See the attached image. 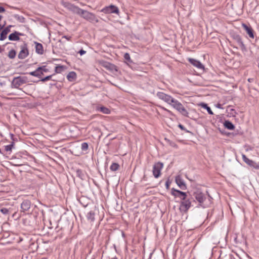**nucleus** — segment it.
<instances>
[{
	"label": "nucleus",
	"mask_w": 259,
	"mask_h": 259,
	"mask_svg": "<svg viewBox=\"0 0 259 259\" xmlns=\"http://www.w3.org/2000/svg\"><path fill=\"white\" fill-rule=\"evenodd\" d=\"M5 10L4 9V8L2 7H0V13H2V12H5Z\"/></svg>",
	"instance_id": "nucleus-46"
},
{
	"label": "nucleus",
	"mask_w": 259,
	"mask_h": 259,
	"mask_svg": "<svg viewBox=\"0 0 259 259\" xmlns=\"http://www.w3.org/2000/svg\"><path fill=\"white\" fill-rule=\"evenodd\" d=\"M76 77V74L75 72L72 71L70 72L67 75L68 80L70 81H73Z\"/></svg>",
	"instance_id": "nucleus-19"
},
{
	"label": "nucleus",
	"mask_w": 259,
	"mask_h": 259,
	"mask_svg": "<svg viewBox=\"0 0 259 259\" xmlns=\"http://www.w3.org/2000/svg\"><path fill=\"white\" fill-rule=\"evenodd\" d=\"M16 56V52L14 50H11L9 52L8 57L11 59H13Z\"/></svg>",
	"instance_id": "nucleus-26"
},
{
	"label": "nucleus",
	"mask_w": 259,
	"mask_h": 259,
	"mask_svg": "<svg viewBox=\"0 0 259 259\" xmlns=\"http://www.w3.org/2000/svg\"><path fill=\"white\" fill-rule=\"evenodd\" d=\"M119 167V165L117 163H113L110 166V169L112 171H116L117 170Z\"/></svg>",
	"instance_id": "nucleus-24"
},
{
	"label": "nucleus",
	"mask_w": 259,
	"mask_h": 259,
	"mask_svg": "<svg viewBox=\"0 0 259 259\" xmlns=\"http://www.w3.org/2000/svg\"><path fill=\"white\" fill-rule=\"evenodd\" d=\"M171 182H170L169 180H167L165 182V187L167 189H168L169 188V186Z\"/></svg>",
	"instance_id": "nucleus-40"
},
{
	"label": "nucleus",
	"mask_w": 259,
	"mask_h": 259,
	"mask_svg": "<svg viewBox=\"0 0 259 259\" xmlns=\"http://www.w3.org/2000/svg\"><path fill=\"white\" fill-rule=\"evenodd\" d=\"M124 59L127 61V62L131 63L132 62V60L131 59L130 55L128 53H126L124 55Z\"/></svg>",
	"instance_id": "nucleus-36"
},
{
	"label": "nucleus",
	"mask_w": 259,
	"mask_h": 259,
	"mask_svg": "<svg viewBox=\"0 0 259 259\" xmlns=\"http://www.w3.org/2000/svg\"><path fill=\"white\" fill-rule=\"evenodd\" d=\"M193 196L195 198L196 200L199 202L200 205H201L206 199L205 194L199 189H195L193 193Z\"/></svg>",
	"instance_id": "nucleus-4"
},
{
	"label": "nucleus",
	"mask_w": 259,
	"mask_h": 259,
	"mask_svg": "<svg viewBox=\"0 0 259 259\" xmlns=\"http://www.w3.org/2000/svg\"><path fill=\"white\" fill-rule=\"evenodd\" d=\"M99 110L104 114H109L110 112L108 108L103 106L100 107Z\"/></svg>",
	"instance_id": "nucleus-23"
},
{
	"label": "nucleus",
	"mask_w": 259,
	"mask_h": 259,
	"mask_svg": "<svg viewBox=\"0 0 259 259\" xmlns=\"http://www.w3.org/2000/svg\"><path fill=\"white\" fill-rule=\"evenodd\" d=\"M64 68V66L62 65L57 66L55 67V72L57 73H61Z\"/></svg>",
	"instance_id": "nucleus-30"
},
{
	"label": "nucleus",
	"mask_w": 259,
	"mask_h": 259,
	"mask_svg": "<svg viewBox=\"0 0 259 259\" xmlns=\"http://www.w3.org/2000/svg\"><path fill=\"white\" fill-rule=\"evenodd\" d=\"M202 107L205 108L209 114L212 115L213 114L210 108L206 104H202Z\"/></svg>",
	"instance_id": "nucleus-28"
},
{
	"label": "nucleus",
	"mask_w": 259,
	"mask_h": 259,
	"mask_svg": "<svg viewBox=\"0 0 259 259\" xmlns=\"http://www.w3.org/2000/svg\"><path fill=\"white\" fill-rule=\"evenodd\" d=\"M79 15L91 23H98L99 22V20L94 14L86 10L81 9Z\"/></svg>",
	"instance_id": "nucleus-2"
},
{
	"label": "nucleus",
	"mask_w": 259,
	"mask_h": 259,
	"mask_svg": "<svg viewBox=\"0 0 259 259\" xmlns=\"http://www.w3.org/2000/svg\"><path fill=\"white\" fill-rule=\"evenodd\" d=\"M53 75H51L47 76L46 77L41 79L40 81H42V82H45V81H46L47 80H49L51 79V78L53 76Z\"/></svg>",
	"instance_id": "nucleus-38"
},
{
	"label": "nucleus",
	"mask_w": 259,
	"mask_h": 259,
	"mask_svg": "<svg viewBox=\"0 0 259 259\" xmlns=\"http://www.w3.org/2000/svg\"><path fill=\"white\" fill-rule=\"evenodd\" d=\"M35 50L36 52L39 54H42L44 53V49L42 45L38 42H35Z\"/></svg>",
	"instance_id": "nucleus-16"
},
{
	"label": "nucleus",
	"mask_w": 259,
	"mask_h": 259,
	"mask_svg": "<svg viewBox=\"0 0 259 259\" xmlns=\"http://www.w3.org/2000/svg\"><path fill=\"white\" fill-rule=\"evenodd\" d=\"M101 12L105 14L115 13L118 14L119 11L118 8L114 5H110L102 9Z\"/></svg>",
	"instance_id": "nucleus-6"
},
{
	"label": "nucleus",
	"mask_w": 259,
	"mask_h": 259,
	"mask_svg": "<svg viewBox=\"0 0 259 259\" xmlns=\"http://www.w3.org/2000/svg\"><path fill=\"white\" fill-rule=\"evenodd\" d=\"M16 212H15L13 214V217H15L16 216Z\"/></svg>",
	"instance_id": "nucleus-49"
},
{
	"label": "nucleus",
	"mask_w": 259,
	"mask_h": 259,
	"mask_svg": "<svg viewBox=\"0 0 259 259\" xmlns=\"http://www.w3.org/2000/svg\"><path fill=\"white\" fill-rule=\"evenodd\" d=\"M242 157L243 161L248 165L249 162H251V160L248 159L244 154H242Z\"/></svg>",
	"instance_id": "nucleus-33"
},
{
	"label": "nucleus",
	"mask_w": 259,
	"mask_h": 259,
	"mask_svg": "<svg viewBox=\"0 0 259 259\" xmlns=\"http://www.w3.org/2000/svg\"><path fill=\"white\" fill-rule=\"evenodd\" d=\"M176 191H178L174 188L171 189V194L175 197H180L179 193H177Z\"/></svg>",
	"instance_id": "nucleus-37"
},
{
	"label": "nucleus",
	"mask_w": 259,
	"mask_h": 259,
	"mask_svg": "<svg viewBox=\"0 0 259 259\" xmlns=\"http://www.w3.org/2000/svg\"><path fill=\"white\" fill-rule=\"evenodd\" d=\"M63 5L68 10L77 15H79L81 11L80 8L70 3H65Z\"/></svg>",
	"instance_id": "nucleus-7"
},
{
	"label": "nucleus",
	"mask_w": 259,
	"mask_h": 259,
	"mask_svg": "<svg viewBox=\"0 0 259 259\" xmlns=\"http://www.w3.org/2000/svg\"><path fill=\"white\" fill-rule=\"evenodd\" d=\"M28 82V78L26 76H17L13 78L12 81V86L14 88H18L23 84Z\"/></svg>",
	"instance_id": "nucleus-3"
},
{
	"label": "nucleus",
	"mask_w": 259,
	"mask_h": 259,
	"mask_svg": "<svg viewBox=\"0 0 259 259\" xmlns=\"http://www.w3.org/2000/svg\"><path fill=\"white\" fill-rule=\"evenodd\" d=\"M224 126L226 128L230 130H233L235 128V126L229 121H225L224 122Z\"/></svg>",
	"instance_id": "nucleus-21"
},
{
	"label": "nucleus",
	"mask_w": 259,
	"mask_h": 259,
	"mask_svg": "<svg viewBox=\"0 0 259 259\" xmlns=\"http://www.w3.org/2000/svg\"><path fill=\"white\" fill-rule=\"evenodd\" d=\"M251 80H252V79H251V78H249V79H248V81L249 82H251Z\"/></svg>",
	"instance_id": "nucleus-50"
},
{
	"label": "nucleus",
	"mask_w": 259,
	"mask_h": 259,
	"mask_svg": "<svg viewBox=\"0 0 259 259\" xmlns=\"http://www.w3.org/2000/svg\"><path fill=\"white\" fill-rule=\"evenodd\" d=\"M103 66L105 68H106L109 70H115V71H117L116 66L113 64H111V63L105 62V64Z\"/></svg>",
	"instance_id": "nucleus-20"
},
{
	"label": "nucleus",
	"mask_w": 259,
	"mask_h": 259,
	"mask_svg": "<svg viewBox=\"0 0 259 259\" xmlns=\"http://www.w3.org/2000/svg\"><path fill=\"white\" fill-rule=\"evenodd\" d=\"M87 218L88 219L90 220L91 221H93L95 219L94 213L92 212V211H90L88 213Z\"/></svg>",
	"instance_id": "nucleus-27"
},
{
	"label": "nucleus",
	"mask_w": 259,
	"mask_h": 259,
	"mask_svg": "<svg viewBox=\"0 0 259 259\" xmlns=\"http://www.w3.org/2000/svg\"><path fill=\"white\" fill-rule=\"evenodd\" d=\"M21 35L20 33L15 31L14 33H12L9 35V39L13 41L19 40L20 39L19 35Z\"/></svg>",
	"instance_id": "nucleus-14"
},
{
	"label": "nucleus",
	"mask_w": 259,
	"mask_h": 259,
	"mask_svg": "<svg viewBox=\"0 0 259 259\" xmlns=\"http://www.w3.org/2000/svg\"><path fill=\"white\" fill-rule=\"evenodd\" d=\"M230 114H231L232 116H235V115L236 114V112L235 111V110L234 109H230Z\"/></svg>",
	"instance_id": "nucleus-41"
},
{
	"label": "nucleus",
	"mask_w": 259,
	"mask_h": 259,
	"mask_svg": "<svg viewBox=\"0 0 259 259\" xmlns=\"http://www.w3.org/2000/svg\"><path fill=\"white\" fill-rule=\"evenodd\" d=\"M38 70H40V72H47L49 71V69L46 68V66H43L41 67H38Z\"/></svg>",
	"instance_id": "nucleus-35"
},
{
	"label": "nucleus",
	"mask_w": 259,
	"mask_h": 259,
	"mask_svg": "<svg viewBox=\"0 0 259 259\" xmlns=\"http://www.w3.org/2000/svg\"><path fill=\"white\" fill-rule=\"evenodd\" d=\"M179 127L182 129V130H184V127L183 126V125H182V124H179Z\"/></svg>",
	"instance_id": "nucleus-48"
},
{
	"label": "nucleus",
	"mask_w": 259,
	"mask_h": 259,
	"mask_svg": "<svg viewBox=\"0 0 259 259\" xmlns=\"http://www.w3.org/2000/svg\"><path fill=\"white\" fill-rule=\"evenodd\" d=\"M163 166L162 162H158L155 163L153 167V175L155 178H158L161 175V170Z\"/></svg>",
	"instance_id": "nucleus-5"
},
{
	"label": "nucleus",
	"mask_w": 259,
	"mask_h": 259,
	"mask_svg": "<svg viewBox=\"0 0 259 259\" xmlns=\"http://www.w3.org/2000/svg\"><path fill=\"white\" fill-rule=\"evenodd\" d=\"M11 26H9L5 28L1 33L0 40H3L7 37V34L10 31V27Z\"/></svg>",
	"instance_id": "nucleus-15"
},
{
	"label": "nucleus",
	"mask_w": 259,
	"mask_h": 259,
	"mask_svg": "<svg viewBox=\"0 0 259 259\" xmlns=\"http://www.w3.org/2000/svg\"><path fill=\"white\" fill-rule=\"evenodd\" d=\"M28 55V51L25 47H22L18 54V58L20 59L25 58Z\"/></svg>",
	"instance_id": "nucleus-12"
},
{
	"label": "nucleus",
	"mask_w": 259,
	"mask_h": 259,
	"mask_svg": "<svg viewBox=\"0 0 259 259\" xmlns=\"http://www.w3.org/2000/svg\"><path fill=\"white\" fill-rule=\"evenodd\" d=\"M175 181L178 186L182 190H185L187 188L186 184L180 176L176 177Z\"/></svg>",
	"instance_id": "nucleus-10"
},
{
	"label": "nucleus",
	"mask_w": 259,
	"mask_h": 259,
	"mask_svg": "<svg viewBox=\"0 0 259 259\" xmlns=\"http://www.w3.org/2000/svg\"><path fill=\"white\" fill-rule=\"evenodd\" d=\"M31 202L29 200H24L21 205V208L23 212H25L29 210L30 208Z\"/></svg>",
	"instance_id": "nucleus-11"
},
{
	"label": "nucleus",
	"mask_w": 259,
	"mask_h": 259,
	"mask_svg": "<svg viewBox=\"0 0 259 259\" xmlns=\"http://www.w3.org/2000/svg\"><path fill=\"white\" fill-rule=\"evenodd\" d=\"M85 53H86V52L83 50H81L79 52V53L80 54V55H83L84 54H85Z\"/></svg>",
	"instance_id": "nucleus-43"
},
{
	"label": "nucleus",
	"mask_w": 259,
	"mask_h": 259,
	"mask_svg": "<svg viewBox=\"0 0 259 259\" xmlns=\"http://www.w3.org/2000/svg\"><path fill=\"white\" fill-rule=\"evenodd\" d=\"M177 193H179L180 197L182 196V200H185L187 197V194L185 192L179 191H176Z\"/></svg>",
	"instance_id": "nucleus-25"
},
{
	"label": "nucleus",
	"mask_w": 259,
	"mask_h": 259,
	"mask_svg": "<svg viewBox=\"0 0 259 259\" xmlns=\"http://www.w3.org/2000/svg\"><path fill=\"white\" fill-rule=\"evenodd\" d=\"M156 95L159 99L170 105L183 115L188 117V112L183 105L178 100L175 99L170 95H167L163 92H158Z\"/></svg>",
	"instance_id": "nucleus-1"
},
{
	"label": "nucleus",
	"mask_w": 259,
	"mask_h": 259,
	"mask_svg": "<svg viewBox=\"0 0 259 259\" xmlns=\"http://www.w3.org/2000/svg\"><path fill=\"white\" fill-rule=\"evenodd\" d=\"M88 149V144L87 143H83L81 144V149L87 150Z\"/></svg>",
	"instance_id": "nucleus-39"
},
{
	"label": "nucleus",
	"mask_w": 259,
	"mask_h": 259,
	"mask_svg": "<svg viewBox=\"0 0 259 259\" xmlns=\"http://www.w3.org/2000/svg\"><path fill=\"white\" fill-rule=\"evenodd\" d=\"M2 18V16L1 15H0V20H1Z\"/></svg>",
	"instance_id": "nucleus-53"
},
{
	"label": "nucleus",
	"mask_w": 259,
	"mask_h": 259,
	"mask_svg": "<svg viewBox=\"0 0 259 259\" xmlns=\"http://www.w3.org/2000/svg\"><path fill=\"white\" fill-rule=\"evenodd\" d=\"M243 28L246 30L247 33L248 34L250 37L254 38V34L252 29L250 27H248L247 25L244 23L242 24Z\"/></svg>",
	"instance_id": "nucleus-13"
},
{
	"label": "nucleus",
	"mask_w": 259,
	"mask_h": 259,
	"mask_svg": "<svg viewBox=\"0 0 259 259\" xmlns=\"http://www.w3.org/2000/svg\"><path fill=\"white\" fill-rule=\"evenodd\" d=\"M242 157L243 161L248 165L249 162H251V160L248 159L244 154H242Z\"/></svg>",
	"instance_id": "nucleus-34"
},
{
	"label": "nucleus",
	"mask_w": 259,
	"mask_h": 259,
	"mask_svg": "<svg viewBox=\"0 0 259 259\" xmlns=\"http://www.w3.org/2000/svg\"><path fill=\"white\" fill-rule=\"evenodd\" d=\"M239 42L241 45V47L242 50L245 49V46L243 44V42L241 40V39H239Z\"/></svg>",
	"instance_id": "nucleus-42"
},
{
	"label": "nucleus",
	"mask_w": 259,
	"mask_h": 259,
	"mask_svg": "<svg viewBox=\"0 0 259 259\" xmlns=\"http://www.w3.org/2000/svg\"><path fill=\"white\" fill-rule=\"evenodd\" d=\"M242 157L243 161L248 165L249 162H251V160L248 159L244 154H242Z\"/></svg>",
	"instance_id": "nucleus-32"
},
{
	"label": "nucleus",
	"mask_w": 259,
	"mask_h": 259,
	"mask_svg": "<svg viewBox=\"0 0 259 259\" xmlns=\"http://www.w3.org/2000/svg\"><path fill=\"white\" fill-rule=\"evenodd\" d=\"M248 165L252 166L256 169H259V164L251 160V162H249Z\"/></svg>",
	"instance_id": "nucleus-29"
},
{
	"label": "nucleus",
	"mask_w": 259,
	"mask_h": 259,
	"mask_svg": "<svg viewBox=\"0 0 259 259\" xmlns=\"http://www.w3.org/2000/svg\"><path fill=\"white\" fill-rule=\"evenodd\" d=\"M165 141H166L167 143L171 147L178 148V145L174 142L170 141V140L165 138Z\"/></svg>",
	"instance_id": "nucleus-22"
},
{
	"label": "nucleus",
	"mask_w": 259,
	"mask_h": 259,
	"mask_svg": "<svg viewBox=\"0 0 259 259\" xmlns=\"http://www.w3.org/2000/svg\"><path fill=\"white\" fill-rule=\"evenodd\" d=\"M216 107L217 108H220V109H223V107H222V105L221 104H217Z\"/></svg>",
	"instance_id": "nucleus-45"
},
{
	"label": "nucleus",
	"mask_w": 259,
	"mask_h": 259,
	"mask_svg": "<svg viewBox=\"0 0 259 259\" xmlns=\"http://www.w3.org/2000/svg\"><path fill=\"white\" fill-rule=\"evenodd\" d=\"M62 38H66V39H67L68 40H69L70 39V37H68L67 36H66V35H64L62 37Z\"/></svg>",
	"instance_id": "nucleus-47"
},
{
	"label": "nucleus",
	"mask_w": 259,
	"mask_h": 259,
	"mask_svg": "<svg viewBox=\"0 0 259 259\" xmlns=\"http://www.w3.org/2000/svg\"><path fill=\"white\" fill-rule=\"evenodd\" d=\"M189 62L193 65L194 66L196 67L198 69H202L203 70L204 69V65L198 60L193 59V58H188Z\"/></svg>",
	"instance_id": "nucleus-9"
},
{
	"label": "nucleus",
	"mask_w": 259,
	"mask_h": 259,
	"mask_svg": "<svg viewBox=\"0 0 259 259\" xmlns=\"http://www.w3.org/2000/svg\"><path fill=\"white\" fill-rule=\"evenodd\" d=\"M191 202L189 199H185L181 202L180 209L182 211L187 212L191 207Z\"/></svg>",
	"instance_id": "nucleus-8"
},
{
	"label": "nucleus",
	"mask_w": 259,
	"mask_h": 259,
	"mask_svg": "<svg viewBox=\"0 0 259 259\" xmlns=\"http://www.w3.org/2000/svg\"><path fill=\"white\" fill-rule=\"evenodd\" d=\"M29 74L32 76L39 78L43 75V73L42 72H40V70H38V68L35 71L29 72Z\"/></svg>",
	"instance_id": "nucleus-18"
},
{
	"label": "nucleus",
	"mask_w": 259,
	"mask_h": 259,
	"mask_svg": "<svg viewBox=\"0 0 259 259\" xmlns=\"http://www.w3.org/2000/svg\"><path fill=\"white\" fill-rule=\"evenodd\" d=\"M14 146V143H12V144L5 146V150L7 151H11L12 148Z\"/></svg>",
	"instance_id": "nucleus-31"
},
{
	"label": "nucleus",
	"mask_w": 259,
	"mask_h": 259,
	"mask_svg": "<svg viewBox=\"0 0 259 259\" xmlns=\"http://www.w3.org/2000/svg\"><path fill=\"white\" fill-rule=\"evenodd\" d=\"M230 106H228L227 110H228L230 108Z\"/></svg>",
	"instance_id": "nucleus-52"
},
{
	"label": "nucleus",
	"mask_w": 259,
	"mask_h": 259,
	"mask_svg": "<svg viewBox=\"0 0 259 259\" xmlns=\"http://www.w3.org/2000/svg\"><path fill=\"white\" fill-rule=\"evenodd\" d=\"M3 27V26H1V25H0V29H2Z\"/></svg>",
	"instance_id": "nucleus-51"
},
{
	"label": "nucleus",
	"mask_w": 259,
	"mask_h": 259,
	"mask_svg": "<svg viewBox=\"0 0 259 259\" xmlns=\"http://www.w3.org/2000/svg\"><path fill=\"white\" fill-rule=\"evenodd\" d=\"M13 211V209L10 207H2L0 209V211L4 214L7 215Z\"/></svg>",
	"instance_id": "nucleus-17"
},
{
	"label": "nucleus",
	"mask_w": 259,
	"mask_h": 259,
	"mask_svg": "<svg viewBox=\"0 0 259 259\" xmlns=\"http://www.w3.org/2000/svg\"><path fill=\"white\" fill-rule=\"evenodd\" d=\"M161 108H162L163 110H164L166 111V112H168V113H171V111H169V110H168V109H166L165 108L163 107H161Z\"/></svg>",
	"instance_id": "nucleus-44"
}]
</instances>
